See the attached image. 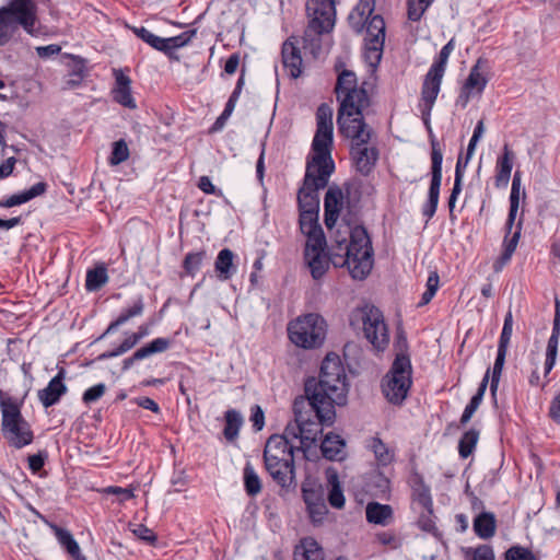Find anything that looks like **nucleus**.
<instances>
[{
    "label": "nucleus",
    "instance_id": "obj_1",
    "mask_svg": "<svg viewBox=\"0 0 560 560\" xmlns=\"http://www.w3.org/2000/svg\"><path fill=\"white\" fill-rule=\"evenodd\" d=\"M347 375L340 357L328 352L322 361L318 378L311 376L304 383L305 396L332 406L347 404Z\"/></svg>",
    "mask_w": 560,
    "mask_h": 560
},
{
    "label": "nucleus",
    "instance_id": "obj_41",
    "mask_svg": "<svg viewBox=\"0 0 560 560\" xmlns=\"http://www.w3.org/2000/svg\"><path fill=\"white\" fill-rule=\"evenodd\" d=\"M131 30L138 38L150 45L155 50L161 51L164 55L168 54L170 47L166 45V38L154 35L143 26H133Z\"/></svg>",
    "mask_w": 560,
    "mask_h": 560
},
{
    "label": "nucleus",
    "instance_id": "obj_45",
    "mask_svg": "<svg viewBox=\"0 0 560 560\" xmlns=\"http://www.w3.org/2000/svg\"><path fill=\"white\" fill-rule=\"evenodd\" d=\"M307 236L304 256H310L311 253L324 252L326 247V237L322 228L313 231H307Z\"/></svg>",
    "mask_w": 560,
    "mask_h": 560
},
{
    "label": "nucleus",
    "instance_id": "obj_59",
    "mask_svg": "<svg viewBox=\"0 0 560 560\" xmlns=\"http://www.w3.org/2000/svg\"><path fill=\"white\" fill-rule=\"evenodd\" d=\"M319 127H326V128H332V108L326 104L323 103L318 106L316 112V128Z\"/></svg>",
    "mask_w": 560,
    "mask_h": 560
},
{
    "label": "nucleus",
    "instance_id": "obj_52",
    "mask_svg": "<svg viewBox=\"0 0 560 560\" xmlns=\"http://www.w3.org/2000/svg\"><path fill=\"white\" fill-rule=\"evenodd\" d=\"M206 252L200 250L196 253H188L183 260V268L189 276H195L200 269Z\"/></svg>",
    "mask_w": 560,
    "mask_h": 560
},
{
    "label": "nucleus",
    "instance_id": "obj_14",
    "mask_svg": "<svg viewBox=\"0 0 560 560\" xmlns=\"http://www.w3.org/2000/svg\"><path fill=\"white\" fill-rule=\"evenodd\" d=\"M442 163L443 153L438 140H431V182L428 191V199L422 206V215L427 218L428 223L435 214L439 199L440 189L442 184Z\"/></svg>",
    "mask_w": 560,
    "mask_h": 560
},
{
    "label": "nucleus",
    "instance_id": "obj_27",
    "mask_svg": "<svg viewBox=\"0 0 560 560\" xmlns=\"http://www.w3.org/2000/svg\"><path fill=\"white\" fill-rule=\"evenodd\" d=\"M514 153L505 143L502 149V154L498 156L495 163L494 185L497 188H505L511 178L513 168Z\"/></svg>",
    "mask_w": 560,
    "mask_h": 560
},
{
    "label": "nucleus",
    "instance_id": "obj_30",
    "mask_svg": "<svg viewBox=\"0 0 560 560\" xmlns=\"http://www.w3.org/2000/svg\"><path fill=\"white\" fill-rule=\"evenodd\" d=\"M365 447L374 454L377 466L386 467L395 460V452L381 438L371 436L365 440Z\"/></svg>",
    "mask_w": 560,
    "mask_h": 560
},
{
    "label": "nucleus",
    "instance_id": "obj_34",
    "mask_svg": "<svg viewBox=\"0 0 560 560\" xmlns=\"http://www.w3.org/2000/svg\"><path fill=\"white\" fill-rule=\"evenodd\" d=\"M489 377H490V369L487 370L486 374L483 375V377L479 384V387H478L476 394L470 398L469 402L465 407L464 412L459 419L460 425H466L470 421L471 417L474 416V413L476 412V410L479 408L480 404L482 402V399H483V396H485V393H486V389H487V386L489 383Z\"/></svg>",
    "mask_w": 560,
    "mask_h": 560
},
{
    "label": "nucleus",
    "instance_id": "obj_20",
    "mask_svg": "<svg viewBox=\"0 0 560 560\" xmlns=\"http://www.w3.org/2000/svg\"><path fill=\"white\" fill-rule=\"evenodd\" d=\"M282 65L289 70V74L292 79H298L302 74L303 59L301 56L300 48L298 47V40L294 36L289 37L281 47Z\"/></svg>",
    "mask_w": 560,
    "mask_h": 560
},
{
    "label": "nucleus",
    "instance_id": "obj_10",
    "mask_svg": "<svg viewBox=\"0 0 560 560\" xmlns=\"http://www.w3.org/2000/svg\"><path fill=\"white\" fill-rule=\"evenodd\" d=\"M364 32L362 58L371 72H376L382 60L385 43V22L382 15L375 14L364 20L362 26L357 30Z\"/></svg>",
    "mask_w": 560,
    "mask_h": 560
},
{
    "label": "nucleus",
    "instance_id": "obj_19",
    "mask_svg": "<svg viewBox=\"0 0 560 560\" xmlns=\"http://www.w3.org/2000/svg\"><path fill=\"white\" fill-rule=\"evenodd\" d=\"M296 448L298 447H294L285 438H281L280 434H272L266 442L262 457L269 463L277 465L279 458H289L290 456L294 458V452L298 451ZM270 465L272 466V464Z\"/></svg>",
    "mask_w": 560,
    "mask_h": 560
},
{
    "label": "nucleus",
    "instance_id": "obj_56",
    "mask_svg": "<svg viewBox=\"0 0 560 560\" xmlns=\"http://www.w3.org/2000/svg\"><path fill=\"white\" fill-rule=\"evenodd\" d=\"M302 495L306 506L324 501V493L320 486L303 485Z\"/></svg>",
    "mask_w": 560,
    "mask_h": 560
},
{
    "label": "nucleus",
    "instance_id": "obj_25",
    "mask_svg": "<svg viewBox=\"0 0 560 560\" xmlns=\"http://www.w3.org/2000/svg\"><path fill=\"white\" fill-rule=\"evenodd\" d=\"M66 371L59 370L48 385L38 390V399L45 408L51 407L59 402L60 398L67 393V386L63 383Z\"/></svg>",
    "mask_w": 560,
    "mask_h": 560
},
{
    "label": "nucleus",
    "instance_id": "obj_2",
    "mask_svg": "<svg viewBox=\"0 0 560 560\" xmlns=\"http://www.w3.org/2000/svg\"><path fill=\"white\" fill-rule=\"evenodd\" d=\"M295 421L300 423L301 446L298 451L307 452L317 436L323 433L324 425H331L335 419V406L330 402H317L307 396H299L293 402Z\"/></svg>",
    "mask_w": 560,
    "mask_h": 560
},
{
    "label": "nucleus",
    "instance_id": "obj_24",
    "mask_svg": "<svg viewBox=\"0 0 560 560\" xmlns=\"http://www.w3.org/2000/svg\"><path fill=\"white\" fill-rule=\"evenodd\" d=\"M115 86L112 91L113 100L119 105L129 109L137 108V104L131 94V79L122 70L114 69Z\"/></svg>",
    "mask_w": 560,
    "mask_h": 560
},
{
    "label": "nucleus",
    "instance_id": "obj_46",
    "mask_svg": "<svg viewBox=\"0 0 560 560\" xmlns=\"http://www.w3.org/2000/svg\"><path fill=\"white\" fill-rule=\"evenodd\" d=\"M508 349L498 348L497 358L491 372V382H490V392L493 397H495L501 374L504 368L505 358H506Z\"/></svg>",
    "mask_w": 560,
    "mask_h": 560
},
{
    "label": "nucleus",
    "instance_id": "obj_18",
    "mask_svg": "<svg viewBox=\"0 0 560 560\" xmlns=\"http://www.w3.org/2000/svg\"><path fill=\"white\" fill-rule=\"evenodd\" d=\"M265 468L277 485L281 488L289 489L295 480V465L294 458H279L277 465L269 466V462L264 459Z\"/></svg>",
    "mask_w": 560,
    "mask_h": 560
},
{
    "label": "nucleus",
    "instance_id": "obj_11",
    "mask_svg": "<svg viewBox=\"0 0 560 560\" xmlns=\"http://www.w3.org/2000/svg\"><path fill=\"white\" fill-rule=\"evenodd\" d=\"M332 128H316L312 141L313 155L306 160V170L322 172L331 175L335 171V162L331 158Z\"/></svg>",
    "mask_w": 560,
    "mask_h": 560
},
{
    "label": "nucleus",
    "instance_id": "obj_23",
    "mask_svg": "<svg viewBox=\"0 0 560 560\" xmlns=\"http://www.w3.org/2000/svg\"><path fill=\"white\" fill-rule=\"evenodd\" d=\"M363 490L373 498L386 499L390 492V480L378 468H374L364 475Z\"/></svg>",
    "mask_w": 560,
    "mask_h": 560
},
{
    "label": "nucleus",
    "instance_id": "obj_49",
    "mask_svg": "<svg viewBox=\"0 0 560 560\" xmlns=\"http://www.w3.org/2000/svg\"><path fill=\"white\" fill-rule=\"evenodd\" d=\"M336 242L342 254L332 253L330 260L335 267H346L350 270V241L343 237Z\"/></svg>",
    "mask_w": 560,
    "mask_h": 560
},
{
    "label": "nucleus",
    "instance_id": "obj_36",
    "mask_svg": "<svg viewBox=\"0 0 560 560\" xmlns=\"http://www.w3.org/2000/svg\"><path fill=\"white\" fill-rule=\"evenodd\" d=\"M143 310H144L143 299H142V296H139L135 301L132 306L124 310L119 314V316L108 325L107 329L103 332V335L98 337V340L103 339L106 335L114 332L119 326L127 323L130 318L140 316L143 313Z\"/></svg>",
    "mask_w": 560,
    "mask_h": 560
},
{
    "label": "nucleus",
    "instance_id": "obj_21",
    "mask_svg": "<svg viewBox=\"0 0 560 560\" xmlns=\"http://www.w3.org/2000/svg\"><path fill=\"white\" fill-rule=\"evenodd\" d=\"M443 77L444 72L430 67L422 82L419 105H427L428 109L433 108L441 90Z\"/></svg>",
    "mask_w": 560,
    "mask_h": 560
},
{
    "label": "nucleus",
    "instance_id": "obj_17",
    "mask_svg": "<svg viewBox=\"0 0 560 560\" xmlns=\"http://www.w3.org/2000/svg\"><path fill=\"white\" fill-rule=\"evenodd\" d=\"M376 72H371L368 67V78L357 86V78L352 72V118L363 117V110L371 105V94L375 88Z\"/></svg>",
    "mask_w": 560,
    "mask_h": 560
},
{
    "label": "nucleus",
    "instance_id": "obj_64",
    "mask_svg": "<svg viewBox=\"0 0 560 560\" xmlns=\"http://www.w3.org/2000/svg\"><path fill=\"white\" fill-rule=\"evenodd\" d=\"M306 509L314 524L320 523L328 512L325 501L307 505Z\"/></svg>",
    "mask_w": 560,
    "mask_h": 560
},
{
    "label": "nucleus",
    "instance_id": "obj_55",
    "mask_svg": "<svg viewBox=\"0 0 560 560\" xmlns=\"http://www.w3.org/2000/svg\"><path fill=\"white\" fill-rule=\"evenodd\" d=\"M455 48V39L451 38L440 50L439 56L435 58L433 63L431 65V68H435L436 70H440L445 73L447 60L450 58V55Z\"/></svg>",
    "mask_w": 560,
    "mask_h": 560
},
{
    "label": "nucleus",
    "instance_id": "obj_60",
    "mask_svg": "<svg viewBox=\"0 0 560 560\" xmlns=\"http://www.w3.org/2000/svg\"><path fill=\"white\" fill-rule=\"evenodd\" d=\"M522 226H523V217L520 218L514 233L508 234V232L505 231V236L503 240V249L504 250H506L511 254H514V252L517 247L520 237H521Z\"/></svg>",
    "mask_w": 560,
    "mask_h": 560
},
{
    "label": "nucleus",
    "instance_id": "obj_35",
    "mask_svg": "<svg viewBox=\"0 0 560 560\" xmlns=\"http://www.w3.org/2000/svg\"><path fill=\"white\" fill-rule=\"evenodd\" d=\"M345 445V441L339 435L330 432L325 435L320 443L322 455L328 460L341 459Z\"/></svg>",
    "mask_w": 560,
    "mask_h": 560
},
{
    "label": "nucleus",
    "instance_id": "obj_32",
    "mask_svg": "<svg viewBox=\"0 0 560 560\" xmlns=\"http://www.w3.org/2000/svg\"><path fill=\"white\" fill-rule=\"evenodd\" d=\"M233 260L234 253L230 248H223L219 252L214 261V269L219 280H230L235 273L236 267L234 266Z\"/></svg>",
    "mask_w": 560,
    "mask_h": 560
},
{
    "label": "nucleus",
    "instance_id": "obj_28",
    "mask_svg": "<svg viewBox=\"0 0 560 560\" xmlns=\"http://www.w3.org/2000/svg\"><path fill=\"white\" fill-rule=\"evenodd\" d=\"M365 518L369 524L388 526L394 522V509L389 504L369 502L365 506Z\"/></svg>",
    "mask_w": 560,
    "mask_h": 560
},
{
    "label": "nucleus",
    "instance_id": "obj_40",
    "mask_svg": "<svg viewBox=\"0 0 560 560\" xmlns=\"http://www.w3.org/2000/svg\"><path fill=\"white\" fill-rule=\"evenodd\" d=\"M55 534L59 544L71 557H73L75 560H85V557L81 555L79 544L75 541L72 534L68 529L56 527Z\"/></svg>",
    "mask_w": 560,
    "mask_h": 560
},
{
    "label": "nucleus",
    "instance_id": "obj_15",
    "mask_svg": "<svg viewBox=\"0 0 560 560\" xmlns=\"http://www.w3.org/2000/svg\"><path fill=\"white\" fill-rule=\"evenodd\" d=\"M442 163L443 153L438 140H431V182L428 191V199L422 206V215L427 218L428 223L435 214L439 199L440 189L442 184Z\"/></svg>",
    "mask_w": 560,
    "mask_h": 560
},
{
    "label": "nucleus",
    "instance_id": "obj_4",
    "mask_svg": "<svg viewBox=\"0 0 560 560\" xmlns=\"http://www.w3.org/2000/svg\"><path fill=\"white\" fill-rule=\"evenodd\" d=\"M37 22V5L33 0H10L0 8V46L10 42L22 27L33 35Z\"/></svg>",
    "mask_w": 560,
    "mask_h": 560
},
{
    "label": "nucleus",
    "instance_id": "obj_8",
    "mask_svg": "<svg viewBox=\"0 0 560 560\" xmlns=\"http://www.w3.org/2000/svg\"><path fill=\"white\" fill-rule=\"evenodd\" d=\"M412 385L411 360L395 358L390 369L381 381L382 394L394 406H401Z\"/></svg>",
    "mask_w": 560,
    "mask_h": 560
},
{
    "label": "nucleus",
    "instance_id": "obj_61",
    "mask_svg": "<svg viewBox=\"0 0 560 560\" xmlns=\"http://www.w3.org/2000/svg\"><path fill=\"white\" fill-rule=\"evenodd\" d=\"M417 524L419 528L428 533H434L436 530L434 515H433V506L431 509H422L419 514Z\"/></svg>",
    "mask_w": 560,
    "mask_h": 560
},
{
    "label": "nucleus",
    "instance_id": "obj_44",
    "mask_svg": "<svg viewBox=\"0 0 560 560\" xmlns=\"http://www.w3.org/2000/svg\"><path fill=\"white\" fill-rule=\"evenodd\" d=\"M305 259L307 260L312 277L315 280L320 279L328 268V259L325 252L311 253L310 256H305Z\"/></svg>",
    "mask_w": 560,
    "mask_h": 560
},
{
    "label": "nucleus",
    "instance_id": "obj_53",
    "mask_svg": "<svg viewBox=\"0 0 560 560\" xmlns=\"http://www.w3.org/2000/svg\"><path fill=\"white\" fill-rule=\"evenodd\" d=\"M394 348L396 350L395 358H400L402 355L404 358L410 359V355L408 353L409 345L407 340V335L401 323H399L396 327Z\"/></svg>",
    "mask_w": 560,
    "mask_h": 560
},
{
    "label": "nucleus",
    "instance_id": "obj_6",
    "mask_svg": "<svg viewBox=\"0 0 560 560\" xmlns=\"http://www.w3.org/2000/svg\"><path fill=\"white\" fill-rule=\"evenodd\" d=\"M1 433L10 446L22 448L34 440L31 424L21 412V405L13 398L7 397L0 401Z\"/></svg>",
    "mask_w": 560,
    "mask_h": 560
},
{
    "label": "nucleus",
    "instance_id": "obj_54",
    "mask_svg": "<svg viewBox=\"0 0 560 560\" xmlns=\"http://www.w3.org/2000/svg\"><path fill=\"white\" fill-rule=\"evenodd\" d=\"M129 158V149L127 145V142L124 139H120L118 141H115L113 143V150L109 156V164L110 165H119L120 163L125 162Z\"/></svg>",
    "mask_w": 560,
    "mask_h": 560
},
{
    "label": "nucleus",
    "instance_id": "obj_62",
    "mask_svg": "<svg viewBox=\"0 0 560 560\" xmlns=\"http://www.w3.org/2000/svg\"><path fill=\"white\" fill-rule=\"evenodd\" d=\"M299 223L303 234H306L307 231H313L318 228H322L320 224L318 223V213L310 214L300 212Z\"/></svg>",
    "mask_w": 560,
    "mask_h": 560
},
{
    "label": "nucleus",
    "instance_id": "obj_42",
    "mask_svg": "<svg viewBox=\"0 0 560 560\" xmlns=\"http://www.w3.org/2000/svg\"><path fill=\"white\" fill-rule=\"evenodd\" d=\"M479 435V430L475 428L469 429L462 435L458 442V453L462 458H467L474 453Z\"/></svg>",
    "mask_w": 560,
    "mask_h": 560
},
{
    "label": "nucleus",
    "instance_id": "obj_38",
    "mask_svg": "<svg viewBox=\"0 0 560 560\" xmlns=\"http://www.w3.org/2000/svg\"><path fill=\"white\" fill-rule=\"evenodd\" d=\"M108 281L107 268L104 264L89 269L85 278V289L89 292L98 291Z\"/></svg>",
    "mask_w": 560,
    "mask_h": 560
},
{
    "label": "nucleus",
    "instance_id": "obj_9",
    "mask_svg": "<svg viewBox=\"0 0 560 560\" xmlns=\"http://www.w3.org/2000/svg\"><path fill=\"white\" fill-rule=\"evenodd\" d=\"M375 265L372 236L362 224H352V280H365Z\"/></svg>",
    "mask_w": 560,
    "mask_h": 560
},
{
    "label": "nucleus",
    "instance_id": "obj_47",
    "mask_svg": "<svg viewBox=\"0 0 560 560\" xmlns=\"http://www.w3.org/2000/svg\"><path fill=\"white\" fill-rule=\"evenodd\" d=\"M244 487L249 497H255L261 491L260 478L249 463L244 467Z\"/></svg>",
    "mask_w": 560,
    "mask_h": 560
},
{
    "label": "nucleus",
    "instance_id": "obj_37",
    "mask_svg": "<svg viewBox=\"0 0 560 560\" xmlns=\"http://www.w3.org/2000/svg\"><path fill=\"white\" fill-rule=\"evenodd\" d=\"M172 345V340L168 338H155L145 346L137 349L132 355L136 361L147 359L153 354L166 351Z\"/></svg>",
    "mask_w": 560,
    "mask_h": 560
},
{
    "label": "nucleus",
    "instance_id": "obj_29",
    "mask_svg": "<svg viewBox=\"0 0 560 560\" xmlns=\"http://www.w3.org/2000/svg\"><path fill=\"white\" fill-rule=\"evenodd\" d=\"M293 560H325L324 550L312 537H305L295 546Z\"/></svg>",
    "mask_w": 560,
    "mask_h": 560
},
{
    "label": "nucleus",
    "instance_id": "obj_63",
    "mask_svg": "<svg viewBox=\"0 0 560 560\" xmlns=\"http://www.w3.org/2000/svg\"><path fill=\"white\" fill-rule=\"evenodd\" d=\"M106 392V386L103 383L96 384L90 388H88L83 395L82 400L84 404L90 405L96 400H98Z\"/></svg>",
    "mask_w": 560,
    "mask_h": 560
},
{
    "label": "nucleus",
    "instance_id": "obj_22",
    "mask_svg": "<svg viewBox=\"0 0 560 560\" xmlns=\"http://www.w3.org/2000/svg\"><path fill=\"white\" fill-rule=\"evenodd\" d=\"M342 206V189L336 184L328 187L324 199V222L331 230L340 215Z\"/></svg>",
    "mask_w": 560,
    "mask_h": 560
},
{
    "label": "nucleus",
    "instance_id": "obj_16",
    "mask_svg": "<svg viewBox=\"0 0 560 560\" xmlns=\"http://www.w3.org/2000/svg\"><path fill=\"white\" fill-rule=\"evenodd\" d=\"M349 77L350 70L343 69L335 86L336 98L339 102L337 127L346 139H350V85H347Z\"/></svg>",
    "mask_w": 560,
    "mask_h": 560
},
{
    "label": "nucleus",
    "instance_id": "obj_26",
    "mask_svg": "<svg viewBox=\"0 0 560 560\" xmlns=\"http://www.w3.org/2000/svg\"><path fill=\"white\" fill-rule=\"evenodd\" d=\"M409 486L413 503L418 504L421 509H431L433 506L431 489L424 482L423 476L417 470L410 474Z\"/></svg>",
    "mask_w": 560,
    "mask_h": 560
},
{
    "label": "nucleus",
    "instance_id": "obj_7",
    "mask_svg": "<svg viewBox=\"0 0 560 560\" xmlns=\"http://www.w3.org/2000/svg\"><path fill=\"white\" fill-rule=\"evenodd\" d=\"M287 331L290 341L296 347L317 349L325 342L327 323L319 314L308 313L289 322Z\"/></svg>",
    "mask_w": 560,
    "mask_h": 560
},
{
    "label": "nucleus",
    "instance_id": "obj_51",
    "mask_svg": "<svg viewBox=\"0 0 560 560\" xmlns=\"http://www.w3.org/2000/svg\"><path fill=\"white\" fill-rule=\"evenodd\" d=\"M195 34H196V30H191V31L184 32L177 36L166 38V45L170 47L168 54H166V56L170 59L178 60V57L174 55V50L186 46L190 42L191 37L195 36Z\"/></svg>",
    "mask_w": 560,
    "mask_h": 560
},
{
    "label": "nucleus",
    "instance_id": "obj_43",
    "mask_svg": "<svg viewBox=\"0 0 560 560\" xmlns=\"http://www.w3.org/2000/svg\"><path fill=\"white\" fill-rule=\"evenodd\" d=\"M482 63H486V61L479 58L477 62L471 67L468 78L464 83L466 88L471 90L476 89L479 94L483 92L488 83V79L480 72V66Z\"/></svg>",
    "mask_w": 560,
    "mask_h": 560
},
{
    "label": "nucleus",
    "instance_id": "obj_3",
    "mask_svg": "<svg viewBox=\"0 0 560 560\" xmlns=\"http://www.w3.org/2000/svg\"><path fill=\"white\" fill-rule=\"evenodd\" d=\"M306 13L310 21L302 37L303 49L317 59L322 51V35L334 27L335 1L307 0Z\"/></svg>",
    "mask_w": 560,
    "mask_h": 560
},
{
    "label": "nucleus",
    "instance_id": "obj_48",
    "mask_svg": "<svg viewBox=\"0 0 560 560\" xmlns=\"http://www.w3.org/2000/svg\"><path fill=\"white\" fill-rule=\"evenodd\" d=\"M47 187L48 186L45 182H39V183H36L35 185H33L27 190L12 195L11 197H12L14 207L20 206L25 202H28L30 200L44 195L47 190Z\"/></svg>",
    "mask_w": 560,
    "mask_h": 560
},
{
    "label": "nucleus",
    "instance_id": "obj_13",
    "mask_svg": "<svg viewBox=\"0 0 560 560\" xmlns=\"http://www.w3.org/2000/svg\"><path fill=\"white\" fill-rule=\"evenodd\" d=\"M365 338L377 351H384L389 343V334L383 313L374 305L359 308Z\"/></svg>",
    "mask_w": 560,
    "mask_h": 560
},
{
    "label": "nucleus",
    "instance_id": "obj_33",
    "mask_svg": "<svg viewBox=\"0 0 560 560\" xmlns=\"http://www.w3.org/2000/svg\"><path fill=\"white\" fill-rule=\"evenodd\" d=\"M475 534L481 539H489L494 536L497 530V520L492 512L479 513L472 522Z\"/></svg>",
    "mask_w": 560,
    "mask_h": 560
},
{
    "label": "nucleus",
    "instance_id": "obj_31",
    "mask_svg": "<svg viewBox=\"0 0 560 560\" xmlns=\"http://www.w3.org/2000/svg\"><path fill=\"white\" fill-rule=\"evenodd\" d=\"M328 495L327 500L330 506L341 509L345 505L346 499L339 481V476L336 469L329 467L326 469Z\"/></svg>",
    "mask_w": 560,
    "mask_h": 560
},
{
    "label": "nucleus",
    "instance_id": "obj_58",
    "mask_svg": "<svg viewBox=\"0 0 560 560\" xmlns=\"http://www.w3.org/2000/svg\"><path fill=\"white\" fill-rule=\"evenodd\" d=\"M505 560H537L536 556L527 548L520 545L510 547L504 553Z\"/></svg>",
    "mask_w": 560,
    "mask_h": 560
},
{
    "label": "nucleus",
    "instance_id": "obj_12",
    "mask_svg": "<svg viewBox=\"0 0 560 560\" xmlns=\"http://www.w3.org/2000/svg\"><path fill=\"white\" fill-rule=\"evenodd\" d=\"M330 175H324L305 168L303 185L298 191L299 211L310 214L319 213V194L329 183Z\"/></svg>",
    "mask_w": 560,
    "mask_h": 560
},
{
    "label": "nucleus",
    "instance_id": "obj_57",
    "mask_svg": "<svg viewBox=\"0 0 560 560\" xmlns=\"http://www.w3.org/2000/svg\"><path fill=\"white\" fill-rule=\"evenodd\" d=\"M512 332H513V315H512V312L509 311L504 317L503 328H502V331H501V335L499 338L498 348H502V349L509 348Z\"/></svg>",
    "mask_w": 560,
    "mask_h": 560
},
{
    "label": "nucleus",
    "instance_id": "obj_5",
    "mask_svg": "<svg viewBox=\"0 0 560 560\" xmlns=\"http://www.w3.org/2000/svg\"><path fill=\"white\" fill-rule=\"evenodd\" d=\"M380 158L376 135L362 117L352 118V166L369 176Z\"/></svg>",
    "mask_w": 560,
    "mask_h": 560
},
{
    "label": "nucleus",
    "instance_id": "obj_50",
    "mask_svg": "<svg viewBox=\"0 0 560 560\" xmlns=\"http://www.w3.org/2000/svg\"><path fill=\"white\" fill-rule=\"evenodd\" d=\"M434 0H407V16L412 22H418Z\"/></svg>",
    "mask_w": 560,
    "mask_h": 560
},
{
    "label": "nucleus",
    "instance_id": "obj_39",
    "mask_svg": "<svg viewBox=\"0 0 560 560\" xmlns=\"http://www.w3.org/2000/svg\"><path fill=\"white\" fill-rule=\"evenodd\" d=\"M224 419L225 425L223 435L228 441L233 442L238 436L240 429L243 424V417L237 410L229 409L224 413Z\"/></svg>",
    "mask_w": 560,
    "mask_h": 560
}]
</instances>
